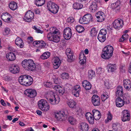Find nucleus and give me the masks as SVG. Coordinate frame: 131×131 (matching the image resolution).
I'll list each match as a JSON object with an SVG mask.
<instances>
[{
    "mask_svg": "<svg viewBox=\"0 0 131 131\" xmlns=\"http://www.w3.org/2000/svg\"><path fill=\"white\" fill-rule=\"evenodd\" d=\"M18 80L21 84L27 86L31 85L33 82L32 77L27 74L20 76Z\"/></svg>",
    "mask_w": 131,
    "mask_h": 131,
    "instance_id": "1",
    "label": "nucleus"
},
{
    "mask_svg": "<svg viewBox=\"0 0 131 131\" xmlns=\"http://www.w3.org/2000/svg\"><path fill=\"white\" fill-rule=\"evenodd\" d=\"M22 64L25 69L29 71H33L36 68L35 64L32 59H25L22 62Z\"/></svg>",
    "mask_w": 131,
    "mask_h": 131,
    "instance_id": "2",
    "label": "nucleus"
},
{
    "mask_svg": "<svg viewBox=\"0 0 131 131\" xmlns=\"http://www.w3.org/2000/svg\"><path fill=\"white\" fill-rule=\"evenodd\" d=\"M113 50L112 46L110 45L107 46L103 49L101 57L105 59H108L112 56Z\"/></svg>",
    "mask_w": 131,
    "mask_h": 131,
    "instance_id": "3",
    "label": "nucleus"
},
{
    "mask_svg": "<svg viewBox=\"0 0 131 131\" xmlns=\"http://www.w3.org/2000/svg\"><path fill=\"white\" fill-rule=\"evenodd\" d=\"M58 31L54 30L53 32H50L47 35V37L50 40L55 42H57L60 40V38L57 35Z\"/></svg>",
    "mask_w": 131,
    "mask_h": 131,
    "instance_id": "4",
    "label": "nucleus"
},
{
    "mask_svg": "<svg viewBox=\"0 0 131 131\" xmlns=\"http://www.w3.org/2000/svg\"><path fill=\"white\" fill-rule=\"evenodd\" d=\"M93 21V17L90 14H87L85 15L83 18H80L79 20V23L82 24H88Z\"/></svg>",
    "mask_w": 131,
    "mask_h": 131,
    "instance_id": "5",
    "label": "nucleus"
},
{
    "mask_svg": "<svg viewBox=\"0 0 131 131\" xmlns=\"http://www.w3.org/2000/svg\"><path fill=\"white\" fill-rule=\"evenodd\" d=\"M38 106L39 108L42 111H47L49 110L50 106L44 99H41L38 102Z\"/></svg>",
    "mask_w": 131,
    "mask_h": 131,
    "instance_id": "6",
    "label": "nucleus"
},
{
    "mask_svg": "<svg viewBox=\"0 0 131 131\" xmlns=\"http://www.w3.org/2000/svg\"><path fill=\"white\" fill-rule=\"evenodd\" d=\"M47 6L49 10L53 14L57 13L59 7L55 3L51 2H48Z\"/></svg>",
    "mask_w": 131,
    "mask_h": 131,
    "instance_id": "7",
    "label": "nucleus"
},
{
    "mask_svg": "<svg viewBox=\"0 0 131 131\" xmlns=\"http://www.w3.org/2000/svg\"><path fill=\"white\" fill-rule=\"evenodd\" d=\"M34 13L30 10H29L25 15L24 19L25 21L30 22L31 21V20L34 18Z\"/></svg>",
    "mask_w": 131,
    "mask_h": 131,
    "instance_id": "8",
    "label": "nucleus"
},
{
    "mask_svg": "<svg viewBox=\"0 0 131 131\" xmlns=\"http://www.w3.org/2000/svg\"><path fill=\"white\" fill-rule=\"evenodd\" d=\"M113 25L115 29H119L124 25L123 20L119 19H116L113 22Z\"/></svg>",
    "mask_w": 131,
    "mask_h": 131,
    "instance_id": "9",
    "label": "nucleus"
},
{
    "mask_svg": "<svg viewBox=\"0 0 131 131\" xmlns=\"http://www.w3.org/2000/svg\"><path fill=\"white\" fill-rule=\"evenodd\" d=\"M66 54L68 58V61L70 62H73L74 60L73 53L70 49H67L66 50Z\"/></svg>",
    "mask_w": 131,
    "mask_h": 131,
    "instance_id": "10",
    "label": "nucleus"
},
{
    "mask_svg": "<svg viewBox=\"0 0 131 131\" xmlns=\"http://www.w3.org/2000/svg\"><path fill=\"white\" fill-rule=\"evenodd\" d=\"M25 94L28 96L30 98L35 97L37 95L36 91L32 89H28L25 91Z\"/></svg>",
    "mask_w": 131,
    "mask_h": 131,
    "instance_id": "11",
    "label": "nucleus"
},
{
    "mask_svg": "<svg viewBox=\"0 0 131 131\" xmlns=\"http://www.w3.org/2000/svg\"><path fill=\"white\" fill-rule=\"evenodd\" d=\"M63 36L64 38L67 40H68L70 39L72 36L71 29L70 28L68 27L64 29Z\"/></svg>",
    "mask_w": 131,
    "mask_h": 131,
    "instance_id": "12",
    "label": "nucleus"
},
{
    "mask_svg": "<svg viewBox=\"0 0 131 131\" xmlns=\"http://www.w3.org/2000/svg\"><path fill=\"white\" fill-rule=\"evenodd\" d=\"M52 87L57 92H58L60 95H62L64 93V89L59 85H52Z\"/></svg>",
    "mask_w": 131,
    "mask_h": 131,
    "instance_id": "13",
    "label": "nucleus"
},
{
    "mask_svg": "<svg viewBox=\"0 0 131 131\" xmlns=\"http://www.w3.org/2000/svg\"><path fill=\"white\" fill-rule=\"evenodd\" d=\"M92 101L94 106H97L100 104V97L97 95H93L92 98Z\"/></svg>",
    "mask_w": 131,
    "mask_h": 131,
    "instance_id": "14",
    "label": "nucleus"
},
{
    "mask_svg": "<svg viewBox=\"0 0 131 131\" xmlns=\"http://www.w3.org/2000/svg\"><path fill=\"white\" fill-rule=\"evenodd\" d=\"M55 117L58 121H62L63 118L66 115L64 112L63 111L54 113Z\"/></svg>",
    "mask_w": 131,
    "mask_h": 131,
    "instance_id": "15",
    "label": "nucleus"
},
{
    "mask_svg": "<svg viewBox=\"0 0 131 131\" xmlns=\"http://www.w3.org/2000/svg\"><path fill=\"white\" fill-rule=\"evenodd\" d=\"M49 101L52 104H57L60 101L59 98L57 96L53 95L49 99Z\"/></svg>",
    "mask_w": 131,
    "mask_h": 131,
    "instance_id": "16",
    "label": "nucleus"
},
{
    "mask_svg": "<svg viewBox=\"0 0 131 131\" xmlns=\"http://www.w3.org/2000/svg\"><path fill=\"white\" fill-rule=\"evenodd\" d=\"M95 16L98 19L97 21L98 22H102L104 20L105 17L104 14L101 11L97 12Z\"/></svg>",
    "mask_w": 131,
    "mask_h": 131,
    "instance_id": "17",
    "label": "nucleus"
},
{
    "mask_svg": "<svg viewBox=\"0 0 131 131\" xmlns=\"http://www.w3.org/2000/svg\"><path fill=\"white\" fill-rule=\"evenodd\" d=\"M80 90V86L79 85H76L74 86L72 90V94L74 96L78 97L79 96Z\"/></svg>",
    "mask_w": 131,
    "mask_h": 131,
    "instance_id": "18",
    "label": "nucleus"
},
{
    "mask_svg": "<svg viewBox=\"0 0 131 131\" xmlns=\"http://www.w3.org/2000/svg\"><path fill=\"white\" fill-rule=\"evenodd\" d=\"M99 0H94L89 7L90 10L93 12H95L97 9V3L99 2Z\"/></svg>",
    "mask_w": 131,
    "mask_h": 131,
    "instance_id": "19",
    "label": "nucleus"
},
{
    "mask_svg": "<svg viewBox=\"0 0 131 131\" xmlns=\"http://www.w3.org/2000/svg\"><path fill=\"white\" fill-rule=\"evenodd\" d=\"M93 115L95 120H98L101 117L100 112L98 111L95 110L92 111Z\"/></svg>",
    "mask_w": 131,
    "mask_h": 131,
    "instance_id": "20",
    "label": "nucleus"
},
{
    "mask_svg": "<svg viewBox=\"0 0 131 131\" xmlns=\"http://www.w3.org/2000/svg\"><path fill=\"white\" fill-rule=\"evenodd\" d=\"M9 70L12 73L16 74L19 72V68L18 66L13 65L10 68Z\"/></svg>",
    "mask_w": 131,
    "mask_h": 131,
    "instance_id": "21",
    "label": "nucleus"
},
{
    "mask_svg": "<svg viewBox=\"0 0 131 131\" xmlns=\"http://www.w3.org/2000/svg\"><path fill=\"white\" fill-rule=\"evenodd\" d=\"M120 4L119 1H117L116 2L111 4V7L112 9H115L116 12H118L120 10L119 5Z\"/></svg>",
    "mask_w": 131,
    "mask_h": 131,
    "instance_id": "22",
    "label": "nucleus"
},
{
    "mask_svg": "<svg viewBox=\"0 0 131 131\" xmlns=\"http://www.w3.org/2000/svg\"><path fill=\"white\" fill-rule=\"evenodd\" d=\"M123 94V88L121 86H119L117 88L116 95L118 97H122Z\"/></svg>",
    "mask_w": 131,
    "mask_h": 131,
    "instance_id": "23",
    "label": "nucleus"
},
{
    "mask_svg": "<svg viewBox=\"0 0 131 131\" xmlns=\"http://www.w3.org/2000/svg\"><path fill=\"white\" fill-rule=\"evenodd\" d=\"M116 105L118 107H121L124 104V101L120 97H118L115 101Z\"/></svg>",
    "mask_w": 131,
    "mask_h": 131,
    "instance_id": "24",
    "label": "nucleus"
},
{
    "mask_svg": "<svg viewBox=\"0 0 131 131\" xmlns=\"http://www.w3.org/2000/svg\"><path fill=\"white\" fill-rule=\"evenodd\" d=\"M61 63L60 60L58 57L55 58L54 61L53 68L55 69H57L60 66Z\"/></svg>",
    "mask_w": 131,
    "mask_h": 131,
    "instance_id": "25",
    "label": "nucleus"
},
{
    "mask_svg": "<svg viewBox=\"0 0 131 131\" xmlns=\"http://www.w3.org/2000/svg\"><path fill=\"white\" fill-rule=\"evenodd\" d=\"M82 85L87 90H90L92 87L90 83L87 80L83 81L82 82Z\"/></svg>",
    "mask_w": 131,
    "mask_h": 131,
    "instance_id": "26",
    "label": "nucleus"
},
{
    "mask_svg": "<svg viewBox=\"0 0 131 131\" xmlns=\"http://www.w3.org/2000/svg\"><path fill=\"white\" fill-rule=\"evenodd\" d=\"M123 85L124 88L127 90H129L131 88V83L129 80H125L123 81Z\"/></svg>",
    "mask_w": 131,
    "mask_h": 131,
    "instance_id": "27",
    "label": "nucleus"
},
{
    "mask_svg": "<svg viewBox=\"0 0 131 131\" xmlns=\"http://www.w3.org/2000/svg\"><path fill=\"white\" fill-rule=\"evenodd\" d=\"M15 44L20 48H22L24 43L22 39L19 37H17L15 40Z\"/></svg>",
    "mask_w": 131,
    "mask_h": 131,
    "instance_id": "28",
    "label": "nucleus"
},
{
    "mask_svg": "<svg viewBox=\"0 0 131 131\" xmlns=\"http://www.w3.org/2000/svg\"><path fill=\"white\" fill-rule=\"evenodd\" d=\"M6 57L7 59L10 61L14 60L16 58V56L14 53L10 52L7 54Z\"/></svg>",
    "mask_w": 131,
    "mask_h": 131,
    "instance_id": "29",
    "label": "nucleus"
},
{
    "mask_svg": "<svg viewBox=\"0 0 131 131\" xmlns=\"http://www.w3.org/2000/svg\"><path fill=\"white\" fill-rule=\"evenodd\" d=\"M80 129L83 131H88L89 129L88 125L85 123L82 122L80 124Z\"/></svg>",
    "mask_w": 131,
    "mask_h": 131,
    "instance_id": "30",
    "label": "nucleus"
},
{
    "mask_svg": "<svg viewBox=\"0 0 131 131\" xmlns=\"http://www.w3.org/2000/svg\"><path fill=\"white\" fill-rule=\"evenodd\" d=\"M107 67L108 69V71L109 72H113L116 69L115 64H109L107 66Z\"/></svg>",
    "mask_w": 131,
    "mask_h": 131,
    "instance_id": "31",
    "label": "nucleus"
},
{
    "mask_svg": "<svg viewBox=\"0 0 131 131\" xmlns=\"http://www.w3.org/2000/svg\"><path fill=\"white\" fill-rule=\"evenodd\" d=\"M9 8L12 10H14L16 9L17 7V3L15 2H11L9 5Z\"/></svg>",
    "mask_w": 131,
    "mask_h": 131,
    "instance_id": "32",
    "label": "nucleus"
},
{
    "mask_svg": "<svg viewBox=\"0 0 131 131\" xmlns=\"http://www.w3.org/2000/svg\"><path fill=\"white\" fill-rule=\"evenodd\" d=\"M79 59L80 60V63L81 64H83L86 62V58L84 55L83 53L82 54L80 55Z\"/></svg>",
    "mask_w": 131,
    "mask_h": 131,
    "instance_id": "33",
    "label": "nucleus"
},
{
    "mask_svg": "<svg viewBox=\"0 0 131 131\" xmlns=\"http://www.w3.org/2000/svg\"><path fill=\"white\" fill-rule=\"evenodd\" d=\"M50 54V53L49 52H45L41 55L40 58L43 60L47 59L49 57Z\"/></svg>",
    "mask_w": 131,
    "mask_h": 131,
    "instance_id": "34",
    "label": "nucleus"
},
{
    "mask_svg": "<svg viewBox=\"0 0 131 131\" xmlns=\"http://www.w3.org/2000/svg\"><path fill=\"white\" fill-rule=\"evenodd\" d=\"M67 103L69 106L71 108H74L75 107L76 103L73 100L69 101Z\"/></svg>",
    "mask_w": 131,
    "mask_h": 131,
    "instance_id": "35",
    "label": "nucleus"
},
{
    "mask_svg": "<svg viewBox=\"0 0 131 131\" xmlns=\"http://www.w3.org/2000/svg\"><path fill=\"white\" fill-rule=\"evenodd\" d=\"M109 96L107 92H104L101 96V99L102 101H104Z\"/></svg>",
    "mask_w": 131,
    "mask_h": 131,
    "instance_id": "36",
    "label": "nucleus"
},
{
    "mask_svg": "<svg viewBox=\"0 0 131 131\" xmlns=\"http://www.w3.org/2000/svg\"><path fill=\"white\" fill-rule=\"evenodd\" d=\"M45 3V0H36L35 4L37 6H41Z\"/></svg>",
    "mask_w": 131,
    "mask_h": 131,
    "instance_id": "37",
    "label": "nucleus"
},
{
    "mask_svg": "<svg viewBox=\"0 0 131 131\" xmlns=\"http://www.w3.org/2000/svg\"><path fill=\"white\" fill-rule=\"evenodd\" d=\"M83 7V5L80 3H75L73 4V7L74 9H81Z\"/></svg>",
    "mask_w": 131,
    "mask_h": 131,
    "instance_id": "38",
    "label": "nucleus"
},
{
    "mask_svg": "<svg viewBox=\"0 0 131 131\" xmlns=\"http://www.w3.org/2000/svg\"><path fill=\"white\" fill-rule=\"evenodd\" d=\"M97 39L101 42H103L106 39L105 36H103L101 34H99L97 36Z\"/></svg>",
    "mask_w": 131,
    "mask_h": 131,
    "instance_id": "39",
    "label": "nucleus"
},
{
    "mask_svg": "<svg viewBox=\"0 0 131 131\" xmlns=\"http://www.w3.org/2000/svg\"><path fill=\"white\" fill-rule=\"evenodd\" d=\"M75 28L77 31L79 33L83 32L85 30L83 27L80 25L76 26Z\"/></svg>",
    "mask_w": 131,
    "mask_h": 131,
    "instance_id": "40",
    "label": "nucleus"
},
{
    "mask_svg": "<svg viewBox=\"0 0 131 131\" xmlns=\"http://www.w3.org/2000/svg\"><path fill=\"white\" fill-rule=\"evenodd\" d=\"M95 76V72L93 70L89 71L88 72V76L90 78L92 79Z\"/></svg>",
    "mask_w": 131,
    "mask_h": 131,
    "instance_id": "41",
    "label": "nucleus"
},
{
    "mask_svg": "<svg viewBox=\"0 0 131 131\" xmlns=\"http://www.w3.org/2000/svg\"><path fill=\"white\" fill-rule=\"evenodd\" d=\"M130 118V115L123 116V117L122 119V121L123 122L129 121V120Z\"/></svg>",
    "mask_w": 131,
    "mask_h": 131,
    "instance_id": "42",
    "label": "nucleus"
},
{
    "mask_svg": "<svg viewBox=\"0 0 131 131\" xmlns=\"http://www.w3.org/2000/svg\"><path fill=\"white\" fill-rule=\"evenodd\" d=\"M68 121L71 125H74L75 122V119L72 116H70L69 118Z\"/></svg>",
    "mask_w": 131,
    "mask_h": 131,
    "instance_id": "43",
    "label": "nucleus"
},
{
    "mask_svg": "<svg viewBox=\"0 0 131 131\" xmlns=\"http://www.w3.org/2000/svg\"><path fill=\"white\" fill-rule=\"evenodd\" d=\"M61 77L63 79H67L69 77V75L68 73H63L61 75Z\"/></svg>",
    "mask_w": 131,
    "mask_h": 131,
    "instance_id": "44",
    "label": "nucleus"
},
{
    "mask_svg": "<svg viewBox=\"0 0 131 131\" xmlns=\"http://www.w3.org/2000/svg\"><path fill=\"white\" fill-rule=\"evenodd\" d=\"M96 32L95 31V28H93L91 31V35L93 37L96 35Z\"/></svg>",
    "mask_w": 131,
    "mask_h": 131,
    "instance_id": "45",
    "label": "nucleus"
},
{
    "mask_svg": "<svg viewBox=\"0 0 131 131\" xmlns=\"http://www.w3.org/2000/svg\"><path fill=\"white\" fill-rule=\"evenodd\" d=\"M94 117H93L92 116L87 119L88 121L90 124H93L94 123Z\"/></svg>",
    "mask_w": 131,
    "mask_h": 131,
    "instance_id": "46",
    "label": "nucleus"
},
{
    "mask_svg": "<svg viewBox=\"0 0 131 131\" xmlns=\"http://www.w3.org/2000/svg\"><path fill=\"white\" fill-rule=\"evenodd\" d=\"M46 44L43 40H41L40 43L39 47L40 48H44Z\"/></svg>",
    "mask_w": 131,
    "mask_h": 131,
    "instance_id": "47",
    "label": "nucleus"
},
{
    "mask_svg": "<svg viewBox=\"0 0 131 131\" xmlns=\"http://www.w3.org/2000/svg\"><path fill=\"white\" fill-rule=\"evenodd\" d=\"M106 34V31L105 29H102L100 31L99 34H101L103 36H105Z\"/></svg>",
    "mask_w": 131,
    "mask_h": 131,
    "instance_id": "48",
    "label": "nucleus"
},
{
    "mask_svg": "<svg viewBox=\"0 0 131 131\" xmlns=\"http://www.w3.org/2000/svg\"><path fill=\"white\" fill-rule=\"evenodd\" d=\"M54 83L57 84H60L61 82V80L59 78H55L54 79Z\"/></svg>",
    "mask_w": 131,
    "mask_h": 131,
    "instance_id": "49",
    "label": "nucleus"
},
{
    "mask_svg": "<svg viewBox=\"0 0 131 131\" xmlns=\"http://www.w3.org/2000/svg\"><path fill=\"white\" fill-rule=\"evenodd\" d=\"M74 20V18L72 17H70L68 18L67 19V22L68 23H71L73 22Z\"/></svg>",
    "mask_w": 131,
    "mask_h": 131,
    "instance_id": "50",
    "label": "nucleus"
},
{
    "mask_svg": "<svg viewBox=\"0 0 131 131\" xmlns=\"http://www.w3.org/2000/svg\"><path fill=\"white\" fill-rule=\"evenodd\" d=\"M10 31V30L9 28L7 27L5 28L4 30L5 33V34L3 33V35H4L5 36H6V35H7L9 34Z\"/></svg>",
    "mask_w": 131,
    "mask_h": 131,
    "instance_id": "51",
    "label": "nucleus"
},
{
    "mask_svg": "<svg viewBox=\"0 0 131 131\" xmlns=\"http://www.w3.org/2000/svg\"><path fill=\"white\" fill-rule=\"evenodd\" d=\"M112 117L110 112L109 111L108 112V117L107 118V120L108 122L109 120H111L112 119Z\"/></svg>",
    "mask_w": 131,
    "mask_h": 131,
    "instance_id": "52",
    "label": "nucleus"
},
{
    "mask_svg": "<svg viewBox=\"0 0 131 131\" xmlns=\"http://www.w3.org/2000/svg\"><path fill=\"white\" fill-rule=\"evenodd\" d=\"M52 83L50 82H47L44 83L45 86L46 87L50 88L51 86L52 87Z\"/></svg>",
    "mask_w": 131,
    "mask_h": 131,
    "instance_id": "53",
    "label": "nucleus"
},
{
    "mask_svg": "<svg viewBox=\"0 0 131 131\" xmlns=\"http://www.w3.org/2000/svg\"><path fill=\"white\" fill-rule=\"evenodd\" d=\"M41 40H36L34 41L33 43V45L39 47Z\"/></svg>",
    "mask_w": 131,
    "mask_h": 131,
    "instance_id": "54",
    "label": "nucleus"
},
{
    "mask_svg": "<svg viewBox=\"0 0 131 131\" xmlns=\"http://www.w3.org/2000/svg\"><path fill=\"white\" fill-rule=\"evenodd\" d=\"M75 111L77 113V114H82V110L80 107H77L75 110Z\"/></svg>",
    "mask_w": 131,
    "mask_h": 131,
    "instance_id": "55",
    "label": "nucleus"
},
{
    "mask_svg": "<svg viewBox=\"0 0 131 131\" xmlns=\"http://www.w3.org/2000/svg\"><path fill=\"white\" fill-rule=\"evenodd\" d=\"M122 114L123 116L130 115L128 111L126 110H124L122 112Z\"/></svg>",
    "mask_w": 131,
    "mask_h": 131,
    "instance_id": "56",
    "label": "nucleus"
},
{
    "mask_svg": "<svg viewBox=\"0 0 131 131\" xmlns=\"http://www.w3.org/2000/svg\"><path fill=\"white\" fill-rule=\"evenodd\" d=\"M36 30L37 31V32L38 33H40L42 34L43 32V31L40 30L39 29L37 28L35 26H34L33 28Z\"/></svg>",
    "mask_w": 131,
    "mask_h": 131,
    "instance_id": "57",
    "label": "nucleus"
},
{
    "mask_svg": "<svg viewBox=\"0 0 131 131\" xmlns=\"http://www.w3.org/2000/svg\"><path fill=\"white\" fill-rule=\"evenodd\" d=\"M92 116L91 113L89 112H87L85 114V116L87 119Z\"/></svg>",
    "mask_w": 131,
    "mask_h": 131,
    "instance_id": "58",
    "label": "nucleus"
},
{
    "mask_svg": "<svg viewBox=\"0 0 131 131\" xmlns=\"http://www.w3.org/2000/svg\"><path fill=\"white\" fill-rule=\"evenodd\" d=\"M50 63L49 62H46L44 63L45 66L46 67L49 68L50 66Z\"/></svg>",
    "mask_w": 131,
    "mask_h": 131,
    "instance_id": "59",
    "label": "nucleus"
},
{
    "mask_svg": "<svg viewBox=\"0 0 131 131\" xmlns=\"http://www.w3.org/2000/svg\"><path fill=\"white\" fill-rule=\"evenodd\" d=\"M10 78V77L9 76L7 75L3 78V79L5 81H7L9 80Z\"/></svg>",
    "mask_w": 131,
    "mask_h": 131,
    "instance_id": "60",
    "label": "nucleus"
},
{
    "mask_svg": "<svg viewBox=\"0 0 131 131\" xmlns=\"http://www.w3.org/2000/svg\"><path fill=\"white\" fill-rule=\"evenodd\" d=\"M112 127L113 129L115 130H116L117 129V125L116 124L114 123L113 124Z\"/></svg>",
    "mask_w": 131,
    "mask_h": 131,
    "instance_id": "61",
    "label": "nucleus"
},
{
    "mask_svg": "<svg viewBox=\"0 0 131 131\" xmlns=\"http://www.w3.org/2000/svg\"><path fill=\"white\" fill-rule=\"evenodd\" d=\"M123 37H124V39L126 40L128 38V35L127 34H125L123 35Z\"/></svg>",
    "mask_w": 131,
    "mask_h": 131,
    "instance_id": "62",
    "label": "nucleus"
},
{
    "mask_svg": "<svg viewBox=\"0 0 131 131\" xmlns=\"http://www.w3.org/2000/svg\"><path fill=\"white\" fill-rule=\"evenodd\" d=\"M1 102L2 105L4 106H6V104L5 103L3 99H1Z\"/></svg>",
    "mask_w": 131,
    "mask_h": 131,
    "instance_id": "63",
    "label": "nucleus"
},
{
    "mask_svg": "<svg viewBox=\"0 0 131 131\" xmlns=\"http://www.w3.org/2000/svg\"><path fill=\"white\" fill-rule=\"evenodd\" d=\"M67 131H74V129L71 127H69L67 129Z\"/></svg>",
    "mask_w": 131,
    "mask_h": 131,
    "instance_id": "64",
    "label": "nucleus"
}]
</instances>
